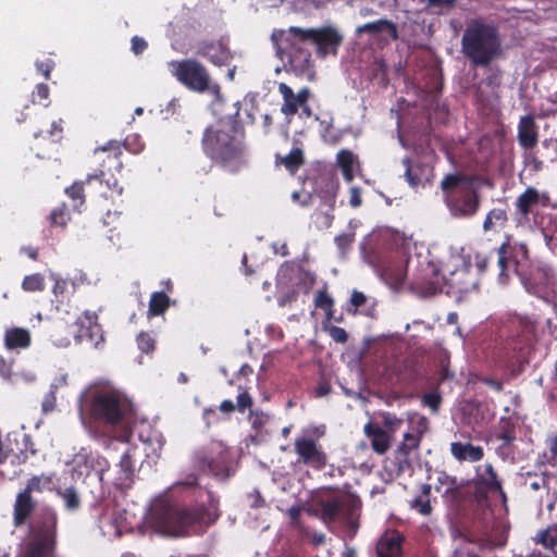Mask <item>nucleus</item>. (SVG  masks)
I'll use <instances>...</instances> for the list:
<instances>
[{"instance_id": "a18cd8bd", "label": "nucleus", "mask_w": 557, "mask_h": 557, "mask_svg": "<svg viewBox=\"0 0 557 557\" xmlns=\"http://www.w3.org/2000/svg\"><path fill=\"white\" fill-rule=\"evenodd\" d=\"M14 364L13 350H7V356L0 355V375L7 380L16 376L17 373L13 370Z\"/></svg>"}, {"instance_id": "f704fd0d", "label": "nucleus", "mask_w": 557, "mask_h": 557, "mask_svg": "<svg viewBox=\"0 0 557 557\" xmlns=\"http://www.w3.org/2000/svg\"><path fill=\"white\" fill-rule=\"evenodd\" d=\"M120 471L119 476L116 478V485L119 486H129L133 481L134 475V461L129 450L125 451L117 465Z\"/></svg>"}, {"instance_id": "5701e85b", "label": "nucleus", "mask_w": 557, "mask_h": 557, "mask_svg": "<svg viewBox=\"0 0 557 557\" xmlns=\"http://www.w3.org/2000/svg\"><path fill=\"white\" fill-rule=\"evenodd\" d=\"M403 541L404 537L398 531H386L376 544L377 557H400Z\"/></svg>"}, {"instance_id": "72a5a7b5", "label": "nucleus", "mask_w": 557, "mask_h": 557, "mask_svg": "<svg viewBox=\"0 0 557 557\" xmlns=\"http://www.w3.org/2000/svg\"><path fill=\"white\" fill-rule=\"evenodd\" d=\"M410 261L407 262L405 267L403 261L395 262L393 264L387 265L383 270V276L386 282L393 287H399L404 284L407 276V267Z\"/></svg>"}, {"instance_id": "c9c22d12", "label": "nucleus", "mask_w": 557, "mask_h": 557, "mask_svg": "<svg viewBox=\"0 0 557 557\" xmlns=\"http://www.w3.org/2000/svg\"><path fill=\"white\" fill-rule=\"evenodd\" d=\"M276 164H282L290 173L295 174L305 163L304 151L300 148H294L285 157L275 156Z\"/></svg>"}, {"instance_id": "603ef678", "label": "nucleus", "mask_w": 557, "mask_h": 557, "mask_svg": "<svg viewBox=\"0 0 557 557\" xmlns=\"http://www.w3.org/2000/svg\"><path fill=\"white\" fill-rule=\"evenodd\" d=\"M122 149L129 151L131 153L138 154L144 150V143L139 135L131 134L125 137L121 143Z\"/></svg>"}, {"instance_id": "39448f33", "label": "nucleus", "mask_w": 557, "mask_h": 557, "mask_svg": "<svg viewBox=\"0 0 557 557\" xmlns=\"http://www.w3.org/2000/svg\"><path fill=\"white\" fill-rule=\"evenodd\" d=\"M460 45L462 54L474 66H488L503 52L497 27L481 17L467 22Z\"/></svg>"}, {"instance_id": "4c0bfd02", "label": "nucleus", "mask_w": 557, "mask_h": 557, "mask_svg": "<svg viewBox=\"0 0 557 557\" xmlns=\"http://www.w3.org/2000/svg\"><path fill=\"white\" fill-rule=\"evenodd\" d=\"M170 297L164 292L151 294L148 305V315L158 317L163 314L170 307Z\"/></svg>"}, {"instance_id": "4be33fe9", "label": "nucleus", "mask_w": 557, "mask_h": 557, "mask_svg": "<svg viewBox=\"0 0 557 557\" xmlns=\"http://www.w3.org/2000/svg\"><path fill=\"white\" fill-rule=\"evenodd\" d=\"M517 137L519 145L525 150L532 149L537 145L539 127L532 114L520 117Z\"/></svg>"}, {"instance_id": "c756f323", "label": "nucleus", "mask_w": 557, "mask_h": 557, "mask_svg": "<svg viewBox=\"0 0 557 557\" xmlns=\"http://www.w3.org/2000/svg\"><path fill=\"white\" fill-rule=\"evenodd\" d=\"M476 484L483 486L488 492L498 493L503 500H506V493L504 492L502 483L497 478V473L491 463H486L484 466V473L478 478Z\"/></svg>"}, {"instance_id": "5fc2aeb1", "label": "nucleus", "mask_w": 557, "mask_h": 557, "mask_svg": "<svg viewBox=\"0 0 557 557\" xmlns=\"http://www.w3.org/2000/svg\"><path fill=\"white\" fill-rule=\"evenodd\" d=\"M548 454L545 455L546 460L552 466H557V433L546 438Z\"/></svg>"}, {"instance_id": "69168bd1", "label": "nucleus", "mask_w": 557, "mask_h": 557, "mask_svg": "<svg viewBox=\"0 0 557 557\" xmlns=\"http://www.w3.org/2000/svg\"><path fill=\"white\" fill-rule=\"evenodd\" d=\"M491 261L492 256H475V267L480 274H484L485 272H487Z\"/></svg>"}, {"instance_id": "09e8293b", "label": "nucleus", "mask_w": 557, "mask_h": 557, "mask_svg": "<svg viewBox=\"0 0 557 557\" xmlns=\"http://www.w3.org/2000/svg\"><path fill=\"white\" fill-rule=\"evenodd\" d=\"M397 337L393 335H379L376 337H364L363 345L366 348L371 346H381L382 348H395Z\"/></svg>"}, {"instance_id": "b1692460", "label": "nucleus", "mask_w": 557, "mask_h": 557, "mask_svg": "<svg viewBox=\"0 0 557 557\" xmlns=\"http://www.w3.org/2000/svg\"><path fill=\"white\" fill-rule=\"evenodd\" d=\"M363 432L370 440L371 447L376 454L383 455L389 449V435L383 428L370 421L364 425Z\"/></svg>"}, {"instance_id": "aec40b11", "label": "nucleus", "mask_w": 557, "mask_h": 557, "mask_svg": "<svg viewBox=\"0 0 557 557\" xmlns=\"http://www.w3.org/2000/svg\"><path fill=\"white\" fill-rule=\"evenodd\" d=\"M196 53L219 67L228 65L233 60L231 50L220 40L200 42Z\"/></svg>"}, {"instance_id": "7c9ffc66", "label": "nucleus", "mask_w": 557, "mask_h": 557, "mask_svg": "<svg viewBox=\"0 0 557 557\" xmlns=\"http://www.w3.org/2000/svg\"><path fill=\"white\" fill-rule=\"evenodd\" d=\"M508 222L507 211L503 208H493L491 209L484 221H483V231L487 232H497L506 227Z\"/></svg>"}, {"instance_id": "0eeeda50", "label": "nucleus", "mask_w": 557, "mask_h": 557, "mask_svg": "<svg viewBox=\"0 0 557 557\" xmlns=\"http://www.w3.org/2000/svg\"><path fill=\"white\" fill-rule=\"evenodd\" d=\"M219 517L218 500L209 492L208 505L168 508L164 512V527L169 533L175 536L201 534Z\"/></svg>"}, {"instance_id": "e433bc0d", "label": "nucleus", "mask_w": 557, "mask_h": 557, "mask_svg": "<svg viewBox=\"0 0 557 557\" xmlns=\"http://www.w3.org/2000/svg\"><path fill=\"white\" fill-rule=\"evenodd\" d=\"M496 438L503 442V445H510L516 441V423L509 417H502L498 422Z\"/></svg>"}, {"instance_id": "f3484780", "label": "nucleus", "mask_w": 557, "mask_h": 557, "mask_svg": "<svg viewBox=\"0 0 557 557\" xmlns=\"http://www.w3.org/2000/svg\"><path fill=\"white\" fill-rule=\"evenodd\" d=\"M294 449L298 462L314 470H322L326 466V454L315 440L298 437L295 440Z\"/></svg>"}, {"instance_id": "2f4dec72", "label": "nucleus", "mask_w": 557, "mask_h": 557, "mask_svg": "<svg viewBox=\"0 0 557 557\" xmlns=\"http://www.w3.org/2000/svg\"><path fill=\"white\" fill-rule=\"evenodd\" d=\"M401 163L405 166V180L410 187L418 188L422 184L425 165L422 163H412L409 157H405Z\"/></svg>"}, {"instance_id": "58836bf2", "label": "nucleus", "mask_w": 557, "mask_h": 557, "mask_svg": "<svg viewBox=\"0 0 557 557\" xmlns=\"http://www.w3.org/2000/svg\"><path fill=\"white\" fill-rule=\"evenodd\" d=\"M421 442V434L406 433L404 440L398 446L397 454L403 456L400 462H408V458L413 450H417Z\"/></svg>"}, {"instance_id": "a878e982", "label": "nucleus", "mask_w": 557, "mask_h": 557, "mask_svg": "<svg viewBox=\"0 0 557 557\" xmlns=\"http://www.w3.org/2000/svg\"><path fill=\"white\" fill-rule=\"evenodd\" d=\"M450 453L459 461L475 462L483 458L484 450L481 446H474L471 443L454 442L450 445Z\"/></svg>"}, {"instance_id": "f03ea898", "label": "nucleus", "mask_w": 557, "mask_h": 557, "mask_svg": "<svg viewBox=\"0 0 557 557\" xmlns=\"http://www.w3.org/2000/svg\"><path fill=\"white\" fill-rule=\"evenodd\" d=\"M498 269V282L507 284L510 274H516L528 293L539 296L554 283V273L550 268L536 267L527 274L522 270L523 263L529 260V249L523 243H511V236L506 235L505 240L494 250Z\"/></svg>"}, {"instance_id": "3c124183", "label": "nucleus", "mask_w": 557, "mask_h": 557, "mask_svg": "<svg viewBox=\"0 0 557 557\" xmlns=\"http://www.w3.org/2000/svg\"><path fill=\"white\" fill-rule=\"evenodd\" d=\"M50 89L49 86L45 83H39L35 86V89L32 94L33 103H39L44 107H48L50 103L49 100Z\"/></svg>"}, {"instance_id": "6e6d98bb", "label": "nucleus", "mask_w": 557, "mask_h": 557, "mask_svg": "<svg viewBox=\"0 0 557 557\" xmlns=\"http://www.w3.org/2000/svg\"><path fill=\"white\" fill-rule=\"evenodd\" d=\"M535 542L550 549L557 544V539L550 534L549 529H545L537 533Z\"/></svg>"}, {"instance_id": "49530a36", "label": "nucleus", "mask_w": 557, "mask_h": 557, "mask_svg": "<svg viewBox=\"0 0 557 557\" xmlns=\"http://www.w3.org/2000/svg\"><path fill=\"white\" fill-rule=\"evenodd\" d=\"M70 220L71 215L65 203L52 210L49 215V221L52 226L65 227Z\"/></svg>"}, {"instance_id": "9d476101", "label": "nucleus", "mask_w": 557, "mask_h": 557, "mask_svg": "<svg viewBox=\"0 0 557 557\" xmlns=\"http://www.w3.org/2000/svg\"><path fill=\"white\" fill-rule=\"evenodd\" d=\"M172 74L188 90L203 94L210 91L220 95V85L212 82L208 69L198 60L189 58L170 63Z\"/></svg>"}, {"instance_id": "f8f14e48", "label": "nucleus", "mask_w": 557, "mask_h": 557, "mask_svg": "<svg viewBox=\"0 0 557 557\" xmlns=\"http://www.w3.org/2000/svg\"><path fill=\"white\" fill-rule=\"evenodd\" d=\"M230 449L221 442H211L198 449L194 455L195 466L219 479L230 476Z\"/></svg>"}, {"instance_id": "393cba45", "label": "nucleus", "mask_w": 557, "mask_h": 557, "mask_svg": "<svg viewBox=\"0 0 557 557\" xmlns=\"http://www.w3.org/2000/svg\"><path fill=\"white\" fill-rule=\"evenodd\" d=\"M320 516L326 524L334 523L341 517H344V500L338 496L329 499H320L318 502Z\"/></svg>"}, {"instance_id": "ddd939ff", "label": "nucleus", "mask_w": 557, "mask_h": 557, "mask_svg": "<svg viewBox=\"0 0 557 557\" xmlns=\"http://www.w3.org/2000/svg\"><path fill=\"white\" fill-rule=\"evenodd\" d=\"M428 361L429 357L425 350H405L400 351L393 363L388 364L386 368H391L401 380L414 382L428 375L425 366Z\"/></svg>"}, {"instance_id": "dca6fc26", "label": "nucleus", "mask_w": 557, "mask_h": 557, "mask_svg": "<svg viewBox=\"0 0 557 557\" xmlns=\"http://www.w3.org/2000/svg\"><path fill=\"white\" fill-rule=\"evenodd\" d=\"M444 276L433 262H423L417 269L410 289L420 297L429 298L443 292Z\"/></svg>"}, {"instance_id": "4468645a", "label": "nucleus", "mask_w": 557, "mask_h": 557, "mask_svg": "<svg viewBox=\"0 0 557 557\" xmlns=\"http://www.w3.org/2000/svg\"><path fill=\"white\" fill-rule=\"evenodd\" d=\"M97 313L86 310L84 312V321L78 319L69 329V334L73 336V343L67 344L82 346L84 348H97L104 342L103 331L101 325L97 322Z\"/></svg>"}, {"instance_id": "423d86ee", "label": "nucleus", "mask_w": 557, "mask_h": 557, "mask_svg": "<svg viewBox=\"0 0 557 557\" xmlns=\"http://www.w3.org/2000/svg\"><path fill=\"white\" fill-rule=\"evenodd\" d=\"M440 187L451 216L469 219L479 212L481 196L476 176L461 172L447 173L443 176Z\"/></svg>"}, {"instance_id": "1a4fd4ad", "label": "nucleus", "mask_w": 557, "mask_h": 557, "mask_svg": "<svg viewBox=\"0 0 557 557\" xmlns=\"http://www.w3.org/2000/svg\"><path fill=\"white\" fill-rule=\"evenodd\" d=\"M52 483L53 475L46 473L33 475L27 480L25 487L15 495L13 503L12 523L14 528H23L26 523H32L44 508L58 515L54 507L47 504L39 506L37 499L33 497L34 493L40 494L46 490H51Z\"/></svg>"}, {"instance_id": "c03bdc74", "label": "nucleus", "mask_w": 557, "mask_h": 557, "mask_svg": "<svg viewBox=\"0 0 557 557\" xmlns=\"http://www.w3.org/2000/svg\"><path fill=\"white\" fill-rule=\"evenodd\" d=\"M444 495L454 503H461L466 498V486L451 478Z\"/></svg>"}, {"instance_id": "79ce46f5", "label": "nucleus", "mask_w": 557, "mask_h": 557, "mask_svg": "<svg viewBox=\"0 0 557 557\" xmlns=\"http://www.w3.org/2000/svg\"><path fill=\"white\" fill-rule=\"evenodd\" d=\"M314 306L325 311L327 318H332L334 311V299L327 293L326 284L317 292L314 296Z\"/></svg>"}, {"instance_id": "37998d69", "label": "nucleus", "mask_w": 557, "mask_h": 557, "mask_svg": "<svg viewBox=\"0 0 557 557\" xmlns=\"http://www.w3.org/2000/svg\"><path fill=\"white\" fill-rule=\"evenodd\" d=\"M46 287L44 275L40 273H34L26 275L22 282V288L25 292H42Z\"/></svg>"}, {"instance_id": "bb28decb", "label": "nucleus", "mask_w": 557, "mask_h": 557, "mask_svg": "<svg viewBox=\"0 0 557 557\" xmlns=\"http://www.w3.org/2000/svg\"><path fill=\"white\" fill-rule=\"evenodd\" d=\"M32 343L30 332L25 327L13 326L5 330V348H27Z\"/></svg>"}, {"instance_id": "473e14b6", "label": "nucleus", "mask_w": 557, "mask_h": 557, "mask_svg": "<svg viewBox=\"0 0 557 557\" xmlns=\"http://www.w3.org/2000/svg\"><path fill=\"white\" fill-rule=\"evenodd\" d=\"M431 491L432 486L429 483L421 485L420 494L410 500V508L416 510L422 516L431 515L433 508L431 506Z\"/></svg>"}, {"instance_id": "8fccbe9b", "label": "nucleus", "mask_w": 557, "mask_h": 557, "mask_svg": "<svg viewBox=\"0 0 557 557\" xmlns=\"http://www.w3.org/2000/svg\"><path fill=\"white\" fill-rule=\"evenodd\" d=\"M64 500V506L70 511H76L81 507V498L74 487H67L59 493Z\"/></svg>"}, {"instance_id": "680f3d73", "label": "nucleus", "mask_w": 557, "mask_h": 557, "mask_svg": "<svg viewBox=\"0 0 557 557\" xmlns=\"http://www.w3.org/2000/svg\"><path fill=\"white\" fill-rule=\"evenodd\" d=\"M54 65H55V63L52 59H46L44 61L36 62L37 71L42 73V75L45 76L46 79H50V74H51V71L54 69Z\"/></svg>"}, {"instance_id": "0e129e2a", "label": "nucleus", "mask_w": 557, "mask_h": 557, "mask_svg": "<svg viewBox=\"0 0 557 557\" xmlns=\"http://www.w3.org/2000/svg\"><path fill=\"white\" fill-rule=\"evenodd\" d=\"M329 332H330V336L336 343L345 344L347 342V339H348V334H347V332L343 327L332 326Z\"/></svg>"}, {"instance_id": "ea45409f", "label": "nucleus", "mask_w": 557, "mask_h": 557, "mask_svg": "<svg viewBox=\"0 0 557 557\" xmlns=\"http://www.w3.org/2000/svg\"><path fill=\"white\" fill-rule=\"evenodd\" d=\"M468 276H470V273L466 268L459 269L451 273L450 285L459 293H468L476 287L475 282H468L466 280Z\"/></svg>"}, {"instance_id": "c85d7f7f", "label": "nucleus", "mask_w": 557, "mask_h": 557, "mask_svg": "<svg viewBox=\"0 0 557 557\" xmlns=\"http://www.w3.org/2000/svg\"><path fill=\"white\" fill-rule=\"evenodd\" d=\"M369 299L366 294L360 290L354 289L349 301L346 306L347 312L350 313H362L368 317H373L375 311L374 304L368 306Z\"/></svg>"}, {"instance_id": "f257e3e1", "label": "nucleus", "mask_w": 557, "mask_h": 557, "mask_svg": "<svg viewBox=\"0 0 557 557\" xmlns=\"http://www.w3.org/2000/svg\"><path fill=\"white\" fill-rule=\"evenodd\" d=\"M244 131L236 120H220L207 126L201 136V149L213 164L237 173L246 165Z\"/></svg>"}, {"instance_id": "864d4df0", "label": "nucleus", "mask_w": 557, "mask_h": 557, "mask_svg": "<svg viewBox=\"0 0 557 557\" xmlns=\"http://www.w3.org/2000/svg\"><path fill=\"white\" fill-rule=\"evenodd\" d=\"M63 120L60 119L59 121H54L51 124V128L48 129L46 133L40 131L38 133H35V137H49L51 141L57 143L62 138L63 134V126H62Z\"/></svg>"}, {"instance_id": "a211bd4d", "label": "nucleus", "mask_w": 557, "mask_h": 557, "mask_svg": "<svg viewBox=\"0 0 557 557\" xmlns=\"http://www.w3.org/2000/svg\"><path fill=\"white\" fill-rule=\"evenodd\" d=\"M277 88L283 98L281 112L285 116H294L299 109L308 116L311 114V110L308 106L311 91L308 87L301 88L297 94L285 83H280Z\"/></svg>"}, {"instance_id": "4d7b16f0", "label": "nucleus", "mask_w": 557, "mask_h": 557, "mask_svg": "<svg viewBox=\"0 0 557 557\" xmlns=\"http://www.w3.org/2000/svg\"><path fill=\"white\" fill-rule=\"evenodd\" d=\"M313 216L314 223L319 230L331 227L334 220V215L331 212L319 211L315 212Z\"/></svg>"}, {"instance_id": "338daca9", "label": "nucleus", "mask_w": 557, "mask_h": 557, "mask_svg": "<svg viewBox=\"0 0 557 557\" xmlns=\"http://www.w3.org/2000/svg\"><path fill=\"white\" fill-rule=\"evenodd\" d=\"M362 203V197H361V188L357 186H352L349 189V205L352 208H358Z\"/></svg>"}, {"instance_id": "052dcab7", "label": "nucleus", "mask_w": 557, "mask_h": 557, "mask_svg": "<svg viewBox=\"0 0 557 557\" xmlns=\"http://www.w3.org/2000/svg\"><path fill=\"white\" fill-rule=\"evenodd\" d=\"M51 277L54 281V284L52 287V293L54 294V296L57 298H59V297L64 298V296L67 292L69 282L64 278L57 276V275H52Z\"/></svg>"}, {"instance_id": "bf43d9fd", "label": "nucleus", "mask_w": 557, "mask_h": 557, "mask_svg": "<svg viewBox=\"0 0 557 557\" xmlns=\"http://www.w3.org/2000/svg\"><path fill=\"white\" fill-rule=\"evenodd\" d=\"M422 403L436 412L441 406L442 396L437 392H431L423 396Z\"/></svg>"}, {"instance_id": "412c9836", "label": "nucleus", "mask_w": 557, "mask_h": 557, "mask_svg": "<svg viewBox=\"0 0 557 557\" xmlns=\"http://www.w3.org/2000/svg\"><path fill=\"white\" fill-rule=\"evenodd\" d=\"M355 34L361 36L363 34L372 37L386 35L392 40H398L399 33L397 25L387 18H380L373 22L366 23L356 27Z\"/></svg>"}, {"instance_id": "774afa93", "label": "nucleus", "mask_w": 557, "mask_h": 557, "mask_svg": "<svg viewBox=\"0 0 557 557\" xmlns=\"http://www.w3.org/2000/svg\"><path fill=\"white\" fill-rule=\"evenodd\" d=\"M131 42H132V51L136 55L141 54L148 47L147 41L144 38L138 37V36H134L132 38Z\"/></svg>"}, {"instance_id": "cd10ccee", "label": "nucleus", "mask_w": 557, "mask_h": 557, "mask_svg": "<svg viewBox=\"0 0 557 557\" xmlns=\"http://www.w3.org/2000/svg\"><path fill=\"white\" fill-rule=\"evenodd\" d=\"M336 164L341 169L345 182H352L355 178V165L359 164L357 156L348 149H341L336 154Z\"/></svg>"}, {"instance_id": "13d9d810", "label": "nucleus", "mask_w": 557, "mask_h": 557, "mask_svg": "<svg viewBox=\"0 0 557 557\" xmlns=\"http://www.w3.org/2000/svg\"><path fill=\"white\" fill-rule=\"evenodd\" d=\"M138 348H154L157 345L156 334L152 332H141L137 336Z\"/></svg>"}, {"instance_id": "de8ad7c7", "label": "nucleus", "mask_w": 557, "mask_h": 557, "mask_svg": "<svg viewBox=\"0 0 557 557\" xmlns=\"http://www.w3.org/2000/svg\"><path fill=\"white\" fill-rule=\"evenodd\" d=\"M449 354L447 351L441 354L438 357L440 369L437 371V379L440 384L444 383L445 381L453 380L455 376V373L449 369Z\"/></svg>"}, {"instance_id": "7ed1b4c3", "label": "nucleus", "mask_w": 557, "mask_h": 557, "mask_svg": "<svg viewBox=\"0 0 557 557\" xmlns=\"http://www.w3.org/2000/svg\"><path fill=\"white\" fill-rule=\"evenodd\" d=\"M307 28L300 26H289L285 29H274L271 34V40L276 55L285 61L288 67L297 76L308 79L314 78V63L310 47V39L306 38Z\"/></svg>"}, {"instance_id": "6ab92c4d", "label": "nucleus", "mask_w": 557, "mask_h": 557, "mask_svg": "<svg viewBox=\"0 0 557 557\" xmlns=\"http://www.w3.org/2000/svg\"><path fill=\"white\" fill-rule=\"evenodd\" d=\"M547 197L542 196L535 187H528L516 200V221L521 224L529 222L530 214L539 206H545Z\"/></svg>"}, {"instance_id": "20e7f679", "label": "nucleus", "mask_w": 557, "mask_h": 557, "mask_svg": "<svg viewBox=\"0 0 557 557\" xmlns=\"http://www.w3.org/2000/svg\"><path fill=\"white\" fill-rule=\"evenodd\" d=\"M131 403L113 389L88 387L79 396V413L95 422L115 428L131 416Z\"/></svg>"}, {"instance_id": "e2e57ef3", "label": "nucleus", "mask_w": 557, "mask_h": 557, "mask_svg": "<svg viewBox=\"0 0 557 557\" xmlns=\"http://www.w3.org/2000/svg\"><path fill=\"white\" fill-rule=\"evenodd\" d=\"M252 406V398L248 392L244 391L237 396L236 408L239 412H245L246 409Z\"/></svg>"}, {"instance_id": "6e6552de", "label": "nucleus", "mask_w": 557, "mask_h": 557, "mask_svg": "<svg viewBox=\"0 0 557 557\" xmlns=\"http://www.w3.org/2000/svg\"><path fill=\"white\" fill-rule=\"evenodd\" d=\"M121 156L122 145L117 140H110L94 150L98 168L92 174L87 175L86 183L88 187L94 185L99 187V196L102 198L120 196L123 193V186L116 177V174H120L123 169Z\"/></svg>"}, {"instance_id": "a19ab883", "label": "nucleus", "mask_w": 557, "mask_h": 557, "mask_svg": "<svg viewBox=\"0 0 557 557\" xmlns=\"http://www.w3.org/2000/svg\"><path fill=\"white\" fill-rule=\"evenodd\" d=\"M87 185L85 181H75L71 186L65 188V195L73 200V208L79 210L85 203L84 187Z\"/></svg>"}, {"instance_id": "9b49d317", "label": "nucleus", "mask_w": 557, "mask_h": 557, "mask_svg": "<svg viewBox=\"0 0 557 557\" xmlns=\"http://www.w3.org/2000/svg\"><path fill=\"white\" fill-rule=\"evenodd\" d=\"M535 337V323L531 319L513 317L499 327L496 342L502 348H533Z\"/></svg>"}, {"instance_id": "2eb2a0df", "label": "nucleus", "mask_w": 557, "mask_h": 557, "mask_svg": "<svg viewBox=\"0 0 557 557\" xmlns=\"http://www.w3.org/2000/svg\"><path fill=\"white\" fill-rule=\"evenodd\" d=\"M306 38L310 39L318 58L336 57L344 42V35L333 25L307 28Z\"/></svg>"}]
</instances>
